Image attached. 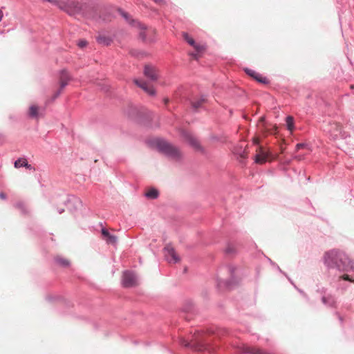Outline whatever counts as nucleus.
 <instances>
[{
  "mask_svg": "<svg viewBox=\"0 0 354 354\" xmlns=\"http://www.w3.org/2000/svg\"><path fill=\"white\" fill-rule=\"evenodd\" d=\"M325 261L328 265L337 266L345 271H354V261L342 252L332 250L326 253Z\"/></svg>",
  "mask_w": 354,
  "mask_h": 354,
  "instance_id": "nucleus-1",
  "label": "nucleus"
},
{
  "mask_svg": "<svg viewBox=\"0 0 354 354\" xmlns=\"http://www.w3.org/2000/svg\"><path fill=\"white\" fill-rule=\"evenodd\" d=\"M131 21L134 23L135 26L140 30L139 35L142 41H151L153 40L156 34L155 30L152 28H147L144 25L141 24L140 22L135 21L134 20H132Z\"/></svg>",
  "mask_w": 354,
  "mask_h": 354,
  "instance_id": "nucleus-2",
  "label": "nucleus"
},
{
  "mask_svg": "<svg viewBox=\"0 0 354 354\" xmlns=\"http://www.w3.org/2000/svg\"><path fill=\"white\" fill-rule=\"evenodd\" d=\"M158 147L160 150H162L166 153H168L170 156L174 157H178L180 156V152L179 149L167 142L159 141Z\"/></svg>",
  "mask_w": 354,
  "mask_h": 354,
  "instance_id": "nucleus-3",
  "label": "nucleus"
},
{
  "mask_svg": "<svg viewBox=\"0 0 354 354\" xmlns=\"http://www.w3.org/2000/svg\"><path fill=\"white\" fill-rule=\"evenodd\" d=\"M183 37L184 39L191 46H192L196 51V53H189V55L194 59H198V53L202 52L204 50V47L201 45L197 44L195 43V41L193 38H192L187 33L183 32Z\"/></svg>",
  "mask_w": 354,
  "mask_h": 354,
  "instance_id": "nucleus-4",
  "label": "nucleus"
},
{
  "mask_svg": "<svg viewBox=\"0 0 354 354\" xmlns=\"http://www.w3.org/2000/svg\"><path fill=\"white\" fill-rule=\"evenodd\" d=\"M182 136L184 138L185 140L195 150L202 151L203 148L197 140L191 133L188 131H183Z\"/></svg>",
  "mask_w": 354,
  "mask_h": 354,
  "instance_id": "nucleus-5",
  "label": "nucleus"
},
{
  "mask_svg": "<svg viewBox=\"0 0 354 354\" xmlns=\"http://www.w3.org/2000/svg\"><path fill=\"white\" fill-rule=\"evenodd\" d=\"M122 283L125 287H133L138 285V280L133 272L127 271L123 274Z\"/></svg>",
  "mask_w": 354,
  "mask_h": 354,
  "instance_id": "nucleus-6",
  "label": "nucleus"
},
{
  "mask_svg": "<svg viewBox=\"0 0 354 354\" xmlns=\"http://www.w3.org/2000/svg\"><path fill=\"white\" fill-rule=\"evenodd\" d=\"M271 158V153L270 152H266L263 150L262 147H259L257 149V154L254 157V161L257 164H263L266 162V160Z\"/></svg>",
  "mask_w": 354,
  "mask_h": 354,
  "instance_id": "nucleus-7",
  "label": "nucleus"
},
{
  "mask_svg": "<svg viewBox=\"0 0 354 354\" xmlns=\"http://www.w3.org/2000/svg\"><path fill=\"white\" fill-rule=\"evenodd\" d=\"M165 257L169 263H177L180 261V258L173 247L170 245L165 248Z\"/></svg>",
  "mask_w": 354,
  "mask_h": 354,
  "instance_id": "nucleus-8",
  "label": "nucleus"
},
{
  "mask_svg": "<svg viewBox=\"0 0 354 354\" xmlns=\"http://www.w3.org/2000/svg\"><path fill=\"white\" fill-rule=\"evenodd\" d=\"M70 80L71 76L68 74V73L65 70L62 71L59 77L60 88L59 91L55 94V98L57 97L60 94L62 89L68 84Z\"/></svg>",
  "mask_w": 354,
  "mask_h": 354,
  "instance_id": "nucleus-9",
  "label": "nucleus"
},
{
  "mask_svg": "<svg viewBox=\"0 0 354 354\" xmlns=\"http://www.w3.org/2000/svg\"><path fill=\"white\" fill-rule=\"evenodd\" d=\"M145 75L153 81H156L158 78V71L153 66L146 65L144 70Z\"/></svg>",
  "mask_w": 354,
  "mask_h": 354,
  "instance_id": "nucleus-10",
  "label": "nucleus"
},
{
  "mask_svg": "<svg viewBox=\"0 0 354 354\" xmlns=\"http://www.w3.org/2000/svg\"><path fill=\"white\" fill-rule=\"evenodd\" d=\"M134 82L136 85L143 89L146 93L150 95H154L156 94L155 89L151 85L143 80H135Z\"/></svg>",
  "mask_w": 354,
  "mask_h": 354,
  "instance_id": "nucleus-11",
  "label": "nucleus"
},
{
  "mask_svg": "<svg viewBox=\"0 0 354 354\" xmlns=\"http://www.w3.org/2000/svg\"><path fill=\"white\" fill-rule=\"evenodd\" d=\"M265 118L261 117L259 120L258 126L261 129V131H263L268 133H275V131L277 129L276 125H274L271 129H270L265 123H264Z\"/></svg>",
  "mask_w": 354,
  "mask_h": 354,
  "instance_id": "nucleus-12",
  "label": "nucleus"
},
{
  "mask_svg": "<svg viewBox=\"0 0 354 354\" xmlns=\"http://www.w3.org/2000/svg\"><path fill=\"white\" fill-rule=\"evenodd\" d=\"M102 239L109 244H115L117 241L116 236L111 234L106 229L102 230Z\"/></svg>",
  "mask_w": 354,
  "mask_h": 354,
  "instance_id": "nucleus-13",
  "label": "nucleus"
},
{
  "mask_svg": "<svg viewBox=\"0 0 354 354\" xmlns=\"http://www.w3.org/2000/svg\"><path fill=\"white\" fill-rule=\"evenodd\" d=\"M39 115V107L36 104H32L28 109V115L32 118L38 119Z\"/></svg>",
  "mask_w": 354,
  "mask_h": 354,
  "instance_id": "nucleus-14",
  "label": "nucleus"
},
{
  "mask_svg": "<svg viewBox=\"0 0 354 354\" xmlns=\"http://www.w3.org/2000/svg\"><path fill=\"white\" fill-rule=\"evenodd\" d=\"M145 195L148 198L155 199L158 198L159 192L155 188H150L147 192H145Z\"/></svg>",
  "mask_w": 354,
  "mask_h": 354,
  "instance_id": "nucleus-15",
  "label": "nucleus"
},
{
  "mask_svg": "<svg viewBox=\"0 0 354 354\" xmlns=\"http://www.w3.org/2000/svg\"><path fill=\"white\" fill-rule=\"evenodd\" d=\"M97 41H98V43L105 45V46L109 45L111 42V39H110V37H109L104 35H100L97 37Z\"/></svg>",
  "mask_w": 354,
  "mask_h": 354,
  "instance_id": "nucleus-16",
  "label": "nucleus"
},
{
  "mask_svg": "<svg viewBox=\"0 0 354 354\" xmlns=\"http://www.w3.org/2000/svg\"><path fill=\"white\" fill-rule=\"evenodd\" d=\"M206 99L202 96L201 98L192 102V107L195 109H198L205 102Z\"/></svg>",
  "mask_w": 354,
  "mask_h": 354,
  "instance_id": "nucleus-17",
  "label": "nucleus"
},
{
  "mask_svg": "<svg viewBox=\"0 0 354 354\" xmlns=\"http://www.w3.org/2000/svg\"><path fill=\"white\" fill-rule=\"evenodd\" d=\"M27 160L24 158H20L19 159H17L15 163H14V166L15 168H19V167H25L27 165Z\"/></svg>",
  "mask_w": 354,
  "mask_h": 354,
  "instance_id": "nucleus-18",
  "label": "nucleus"
},
{
  "mask_svg": "<svg viewBox=\"0 0 354 354\" xmlns=\"http://www.w3.org/2000/svg\"><path fill=\"white\" fill-rule=\"evenodd\" d=\"M286 124L288 129L292 132L294 129V119L292 116H288L286 118Z\"/></svg>",
  "mask_w": 354,
  "mask_h": 354,
  "instance_id": "nucleus-19",
  "label": "nucleus"
},
{
  "mask_svg": "<svg viewBox=\"0 0 354 354\" xmlns=\"http://www.w3.org/2000/svg\"><path fill=\"white\" fill-rule=\"evenodd\" d=\"M56 261L58 263H59L60 265L62 266H67L69 265V261L68 260L64 259V258H62V257H57L56 259Z\"/></svg>",
  "mask_w": 354,
  "mask_h": 354,
  "instance_id": "nucleus-20",
  "label": "nucleus"
},
{
  "mask_svg": "<svg viewBox=\"0 0 354 354\" xmlns=\"http://www.w3.org/2000/svg\"><path fill=\"white\" fill-rule=\"evenodd\" d=\"M254 78L255 80H257L259 82H261V83H264L265 84V83L267 82L266 78L260 76L259 74H258L257 73V75H255Z\"/></svg>",
  "mask_w": 354,
  "mask_h": 354,
  "instance_id": "nucleus-21",
  "label": "nucleus"
},
{
  "mask_svg": "<svg viewBox=\"0 0 354 354\" xmlns=\"http://www.w3.org/2000/svg\"><path fill=\"white\" fill-rule=\"evenodd\" d=\"M254 78L255 80H257L259 82H261V83H264L265 84V83L267 82L266 78L260 76L259 74H258L257 73V75H255Z\"/></svg>",
  "mask_w": 354,
  "mask_h": 354,
  "instance_id": "nucleus-22",
  "label": "nucleus"
},
{
  "mask_svg": "<svg viewBox=\"0 0 354 354\" xmlns=\"http://www.w3.org/2000/svg\"><path fill=\"white\" fill-rule=\"evenodd\" d=\"M322 301H323L324 304H332L334 301H333V297H329L328 298L326 297H322Z\"/></svg>",
  "mask_w": 354,
  "mask_h": 354,
  "instance_id": "nucleus-23",
  "label": "nucleus"
},
{
  "mask_svg": "<svg viewBox=\"0 0 354 354\" xmlns=\"http://www.w3.org/2000/svg\"><path fill=\"white\" fill-rule=\"evenodd\" d=\"M235 251V248L233 245H229L225 249V252L227 254H232Z\"/></svg>",
  "mask_w": 354,
  "mask_h": 354,
  "instance_id": "nucleus-24",
  "label": "nucleus"
},
{
  "mask_svg": "<svg viewBox=\"0 0 354 354\" xmlns=\"http://www.w3.org/2000/svg\"><path fill=\"white\" fill-rule=\"evenodd\" d=\"M341 278L344 280H346V281H349L351 282H353L354 283V279L353 278H351L349 275L348 274H344L341 277Z\"/></svg>",
  "mask_w": 354,
  "mask_h": 354,
  "instance_id": "nucleus-25",
  "label": "nucleus"
},
{
  "mask_svg": "<svg viewBox=\"0 0 354 354\" xmlns=\"http://www.w3.org/2000/svg\"><path fill=\"white\" fill-rule=\"evenodd\" d=\"M245 72L248 75L250 76L254 77L255 75H257V73L252 70L250 69H245Z\"/></svg>",
  "mask_w": 354,
  "mask_h": 354,
  "instance_id": "nucleus-26",
  "label": "nucleus"
},
{
  "mask_svg": "<svg viewBox=\"0 0 354 354\" xmlns=\"http://www.w3.org/2000/svg\"><path fill=\"white\" fill-rule=\"evenodd\" d=\"M77 45L80 48H84L85 47L86 45H87V41L86 40H80L78 43H77Z\"/></svg>",
  "mask_w": 354,
  "mask_h": 354,
  "instance_id": "nucleus-27",
  "label": "nucleus"
},
{
  "mask_svg": "<svg viewBox=\"0 0 354 354\" xmlns=\"http://www.w3.org/2000/svg\"><path fill=\"white\" fill-rule=\"evenodd\" d=\"M305 145L303 143H299L296 145V150L299 151L300 149L304 148Z\"/></svg>",
  "mask_w": 354,
  "mask_h": 354,
  "instance_id": "nucleus-28",
  "label": "nucleus"
},
{
  "mask_svg": "<svg viewBox=\"0 0 354 354\" xmlns=\"http://www.w3.org/2000/svg\"><path fill=\"white\" fill-rule=\"evenodd\" d=\"M25 167L30 170H32V169L35 170V168L31 165L28 164V162H27V165L25 166Z\"/></svg>",
  "mask_w": 354,
  "mask_h": 354,
  "instance_id": "nucleus-29",
  "label": "nucleus"
},
{
  "mask_svg": "<svg viewBox=\"0 0 354 354\" xmlns=\"http://www.w3.org/2000/svg\"><path fill=\"white\" fill-rule=\"evenodd\" d=\"M253 142L254 144L258 145L259 143V139L258 138H254Z\"/></svg>",
  "mask_w": 354,
  "mask_h": 354,
  "instance_id": "nucleus-30",
  "label": "nucleus"
},
{
  "mask_svg": "<svg viewBox=\"0 0 354 354\" xmlns=\"http://www.w3.org/2000/svg\"><path fill=\"white\" fill-rule=\"evenodd\" d=\"M6 197V195L5 193H3V192L0 193V198L5 199Z\"/></svg>",
  "mask_w": 354,
  "mask_h": 354,
  "instance_id": "nucleus-31",
  "label": "nucleus"
},
{
  "mask_svg": "<svg viewBox=\"0 0 354 354\" xmlns=\"http://www.w3.org/2000/svg\"><path fill=\"white\" fill-rule=\"evenodd\" d=\"M156 3H162L164 2V0H153Z\"/></svg>",
  "mask_w": 354,
  "mask_h": 354,
  "instance_id": "nucleus-32",
  "label": "nucleus"
},
{
  "mask_svg": "<svg viewBox=\"0 0 354 354\" xmlns=\"http://www.w3.org/2000/svg\"><path fill=\"white\" fill-rule=\"evenodd\" d=\"M3 12L2 11L0 10V21L2 19V17H3Z\"/></svg>",
  "mask_w": 354,
  "mask_h": 354,
  "instance_id": "nucleus-33",
  "label": "nucleus"
},
{
  "mask_svg": "<svg viewBox=\"0 0 354 354\" xmlns=\"http://www.w3.org/2000/svg\"><path fill=\"white\" fill-rule=\"evenodd\" d=\"M122 15H123L126 19H127V14L122 13Z\"/></svg>",
  "mask_w": 354,
  "mask_h": 354,
  "instance_id": "nucleus-34",
  "label": "nucleus"
},
{
  "mask_svg": "<svg viewBox=\"0 0 354 354\" xmlns=\"http://www.w3.org/2000/svg\"><path fill=\"white\" fill-rule=\"evenodd\" d=\"M165 104H167L168 102V99H165Z\"/></svg>",
  "mask_w": 354,
  "mask_h": 354,
  "instance_id": "nucleus-35",
  "label": "nucleus"
},
{
  "mask_svg": "<svg viewBox=\"0 0 354 354\" xmlns=\"http://www.w3.org/2000/svg\"><path fill=\"white\" fill-rule=\"evenodd\" d=\"M242 157L245 158L247 157V156L246 155H243Z\"/></svg>",
  "mask_w": 354,
  "mask_h": 354,
  "instance_id": "nucleus-36",
  "label": "nucleus"
},
{
  "mask_svg": "<svg viewBox=\"0 0 354 354\" xmlns=\"http://www.w3.org/2000/svg\"><path fill=\"white\" fill-rule=\"evenodd\" d=\"M281 153H283V149L282 147H281Z\"/></svg>",
  "mask_w": 354,
  "mask_h": 354,
  "instance_id": "nucleus-37",
  "label": "nucleus"
}]
</instances>
